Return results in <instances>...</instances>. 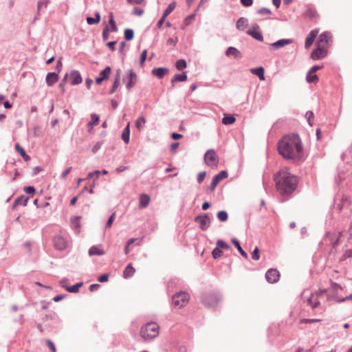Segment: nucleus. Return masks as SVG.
<instances>
[{
	"mask_svg": "<svg viewBox=\"0 0 352 352\" xmlns=\"http://www.w3.org/2000/svg\"><path fill=\"white\" fill-rule=\"evenodd\" d=\"M189 298V294L186 292H182L177 293L173 296V305L177 308H181L188 303Z\"/></svg>",
	"mask_w": 352,
	"mask_h": 352,
	"instance_id": "4",
	"label": "nucleus"
},
{
	"mask_svg": "<svg viewBox=\"0 0 352 352\" xmlns=\"http://www.w3.org/2000/svg\"><path fill=\"white\" fill-rule=\"evenodd\" d=\"M151 199L147 194H142L139 197V208H144L147 207L150 203Z\"/></svg>",
	"mask_w": 352,
	"mask_h": 352,
	"instance_id": "22",
	"label": "nucleus"
},
{
	"mask_svg": "<svg viewBox=\"0 0 352 352\" xmlns=\"http://www.w3.org/2000/svg\"><path fill=\"white\" fill-rule=\"evenodd\" d=\"M318 34V30L315 29L312 30L309 34L307 35L306 39H305V47L306 49H308L310 47V46L313 44L316 37L317 36Z\"/></svg>",
	"mask_w": 352,
	"mask_h": 352,
	"instance_id": "18",
	"label": "nucleus"
},
{
	"mask_svg": "<svg viewBox=\"0 0 352 352\" xmlns=\"http://www.w3.org/2000/svg\"><path fill=\"white\" fill-rule=\"evenodd\" d=\"M111 69L110 67H106L104 69H103L100 73V76L96 78V82L97 84H100L104 80L107 79L109 77Z\"/></svg>",
	"mask_w": 352,
	"mask_h": 352,
	"instance_id": "21",
	"label": "nucleus"
},
{
	"mask_svg": "<svg viewBox=\"0 0 352 352\" xmlns=\"http://www.w3.org/2000/svg\"><path fill=\"white\" fill-rule=\"evenodd\" d=\"M247 25L248 20L244 17L239 18L236 23V27L239 30H243Z\"/></svg>",
	"mask_w": 352,
	"mask_h": 352,
	"instance_id": "34",
	"label": "nucleus"
},
{
	"mask_svg": "<svg viewBox=\"0 0 352 352\" xmlns=\"http://www.w3.org/2000/svg\"><path fill=\"white\" fill-rule=\"evenodd\" d=\"M46 343L52 352H56L55 345L50 340H47Z\"/></svg>",
	"mask_w": 352,
	"mask_h": 352,
	"instance_id": "63",
	"label": "nucleus"
},
{
	"mask_svg": "<svg viewBox=\"0 0 352 352\" xmlns=\"http://www.w3.org/2000/svg\"><path fill=\"white\" fill-rule=\"evenodd\" d=\"M134 32L132 29H126L124 31V38L127 41H131L133 38Z\"/></svg>",
	"mask_w": 352,
	"mask_h": 352,
	"instance_id": "44",
	"label": "nucleus"
},
{
	"mask_svg": "<svg viewBox=\"0 0 352 352\" xmlns=\"http://www.w3.org/2000/svg\"><path fill=\"white\" fill-rule=\"evenodd\" d=\"M151 72L157 78H162L168 72V69L166 67H157L153 69Z\"/></svg>",
	"mask_w": 352,
	"mask_h": 352,
	"instance_id": "24",
	"label": "nucleus"
},
{
	"mask_svg": "<svg viewBox=\"0 0 352 352\" xmlns=\"http://www.w3.org/2000/svg\"><path fill=\"white\" fill-rule=\"evenodd\" d=\"M122 139L126 143L128 144L130 140V124H127L126 127L124 129L122 133Z\"/></svg>",
	"mask_w": 352,
	"mask_h": 352,
	"instance_id": "30",
	"label": "nucleus"
},
{
	"mask_svg": "<svg viewBox=\"0 0 352 352\" xmlns=\"http://www.w3.org/2000/svg\"><path fill=\"white\" fill-rule=\"evenodd\" d=\"M217 218L220 221L224 222L228 220V216L227 212L224 210L219 211L217 213Z\"/></svg>",
	"mask_w": 352,
	"mask_h": 352,
	"instance_id": "42",
	"label": "nucleus"
},
{
	"mask_svg": "<svg viewBox=\"0 0 352 352\" xmlns=\"http://www.w3.org/2000/svg\"><path fill=\"white\" fill-rule=\"evenodd\" d=\"M187 80V75L186 72L175 74L171 79L172 86H175L176 82H185Z\"/></svg>",
	"mask_w": 352,
	"mask_h": 352,
	"instance_id": "26",
	"label": "nucleus"
},
{
	"mask_svg": "<svg viewBox=\"0 0 352 352\" xmlns=\"http://www.w3.org/2000/svg\"><path fill=\"white\" fill-rule=\"evenodd\" d=\"M340 237V233H336V232H327L324 239L328 240L329 243L333 246H336L338 240Z\"/></svg>",
	"mask_w": 352,
	"mask_h": 352,
	"instance_id": "17",
	"label": "nucleus"
},
{
	"mask_svg": "<svg viewBox=\"0 0 352 352\" xmlns=\"http://www.w3.org/2000/svg\"><path fill=\"white\" fill-rule=\"evenodd\" d=\"M278 153L285 159L296 162L303 157L300 138L297 134L284 136L278 143Z\"/></svg>",
	"mask_w": 352,
	"mask_h": 352,
	"instance_id": "1",
	"label": "nucleus"
},
{
	"mask_svg": "<svg viewBox=\"0 0 352 352\" xmlns=\"http://www.w3.org/2000/svg\"><path fill=\"white\" fill-rule=\"evenodd\" d=\"M220 296L216 293H206L202 296V302L208 307H214L219 300H220Z\"/></svg>",
	"mask_w": 352,
	"mask_h": 352,
	"instance_id": "5",
	"label": "nucleus"
},
{
	"mask_svg": "<svg viewBox=\"0 0 352 352\" xmlns=\"http://www.w3.org/2000/svg\"><path fill=\"white\" fill-rule=\"evenodd\" d=\"M104 254V252L103 250L100 249L98 246L94 245L90 248L89 250V256H94V255H98L101 256Z\"/></svg>",
	"mask_w": 352,
	"mask_h": 352,
	"instance_id": "32",
	"label": "nucleus"
},
{
	"mask_svg": "<svg viewBox=\"0 0 352 352\" xmlns=\"http://www.w3.org/2000/svg\"><path fill=\"white\" fill-rule=\"evenodd\" d=\"M58 79V74L55 72H50L46 76V83L48 86L51 87L55 84Z\"/></svg>",
	"mask_w": 352,
	"mask_h": 352,
	"instance_id": "25",
	"label": "nucleus"
},
{
	"mask_svg": "<svg viewBox=\"0 0 352 352\" xmlns=\"http://www.w3.org/2000/svg\"><path fill=\"white\" fill-rule=\"evenodd\" d=\"M71 226L75 230V232H78L80 228V223H79V217H74L71 219Z\"/></svg>",
	"mask_w": 352,
	"mask_h": 352,
	"instance_id": "36",
	"label": "nucleus"
},
{
	"mask_svg": "<svg viewBox=\"0 0 352 352\" xmlns=\"http://www.w3.org/2000/svg\"><path fill=\"white\" fill-rule=\"evenodd\" d=\"M102 142H98L92 148V152L96 153L102 146Z\"/></svg>",
	"mask_w": 352,
	"mask_h": 352,
	"instance_id": "60",
	"label": "nucleus"
},
{
	"mask_svg": "<svg viewBox=\"0 0 352 352\" xmlns=\"http://www.w3.org/2000/svg\"><path fill=\"white\" fill-rule=\"evenodd\" d=\"M292 43V40L289 38H283L280 39L274 43H272L270 45V50H277L284 46L291 44Z\"/></svg>",
	"mask_w": 352,
	"mask_h": 352,
	"instance_id": "16",
	"label": "nucleus"
},
{
	"mask_svg": "<svg viewBox=\"0 0 352 352\" xmlns=\"http://www.w3.org/2000/svg\"><path fill=\"white\" fill-rule=\"evenodd\" d=\"M226 56H233L236 58L241 57L240 51L234 47H229L226 51Z\"/></svg>",
	"mask_w": 352,
	"mask_h": 352,
	"instance_id": "27",
	"label": "nucleus"
},
{
	"mask_svg": "<svg viewBox=\"0 0 352 352\" xmlns=\"http://www.w3.org/2000/svg\"><path fill=\"white\" fill-rule=\"evenodd\" d=\"M28 201V198L24 195H22L17 199H15L13 204V208H15L17 206L23 205L24 206H27Z\"/></svg>",
	"mask_w": 352,
	"mask_h": 352,
	"instance_id": "29",
	"label": "nucleus"
},
{
	"mask_svg": "<svg viewBox=\"0 0 352 352\" xmlns=\"http://www.w3.org/2000/svg\"><path fill=\"white\" fill-rule=\"evenodd\" d=\"M306 79L308 82L311 83L318 80V78L315 73L311 74V72H309L307 74Z\"/></svg>",
	"mask_w": 352,
	"mask_h": 352,
	"instance_id": "45",
	"label": "nucleus"
},
{
	"mask_svg": "<svg viewBox=\"0 0 352 352\" xmlns=\"http://www.w3.org/2000/svg\"><path fill=\"white\" fill-rule=\"evenodd\" d=\"M145 123L146 119L143 116H140L135 121V126L139 131H141Z\"/></svg>",
	"mask_w": 352,
	"mask_h": 352,
	"instance_id": "39",
	"label": "nucleus"
},
{
	"mask_svg": "<svg viewBox=\"0 0 352 352\" xmlns=\"http://www.w3.org/2000/svg\"><path fill=\"white\" fill-rule=\"evenodd\" d=\"M277 190L282 195L293 192L297 187L298 178L286 169H282L274 176Z\"/></svg>",
	"mask_w": 352,
	"mask_h": 352,
	"instance_id": "2",
	"label": "nucleus"
},
{
	"mask_svg": "<svg viewBox=\"0 0 352 352\" xmlns=\"http://www.w3.org/2000/svg\"><path fill=\"white\" fill-rule=\"evenodd\" d=\"M228 173L226 170H221L218 174L214 176L212 178V182L210 186V189L211 191H213L217 187L219 182L228 177Z\"/></svg>",
	"mask_w": 352,
	"mask_h": 352,
	"instance_id": "11",
	"label": "nucleus"
},
{
	"mask_svg": "<svg viewBox=\"0 0 352 352\" xmlns=\"http://www.w3.org/2000/svg\"><path fill=\"white\" fill-rule=\"evenodd\" d=\"M120 82V70H117L116 76L115 77V80L112 86V88L110 91V94H113L116 89L119 87Z\"/></svg>",
	"mask_w": 352,
	"mask_h": 352,
	"instance_id": "33",
	"label": "nucleus"
},
{
	"mask_svg": "<svg viewBox=\"0 0 352 352\" xmlns=\"http://www.w3.org/2000/svg\"><path fill=\"white\" fill-rule=\"evenodd\" d=\"M72 170V167H69L65 170H64L60 175V179H65L67 177V176L70 173Z\"/></svg>",
	"mask_w": 352,
	"mask_h": 352,
	"instance_id": "54",
	"label": "nucleus"
},
{
	"mask_svg": "<svg viewBox=\"0 0 352 352\" xmlns=\"http://www.w3.org/2000/svg\"><path fill=\"white\" fill-rule=\"evenodd\" d=\"M250 72L252 74L256 75L261 80H265L264 69L263 67L251 69Z\"/></svg>",
	"mask_w": 352,
	"mask_h": 352,
	"instance_id": "28",
	"label": "nucleus"
},
{
	"mask_svg": "<svg viewBox=\"0 0 352 352\" xmlns=\"http://www.w3.org/2000/svg\"><path fill=\"white\" fill-rule=\"evenodd\" d=\"M24 191L27 194H33L35 192V188L33 186H29L24 188Z\"/></svg>",
	"mask_w": 352,
	"mask_h": 352,
	"instance_id": "58",
	"label": "nucleus"
},
{
	"mask_svg": "<svg viewBox=\"0 0 352 352\" xmlns=\"http://www.w3.org/2000/svg\"><path fill=\"white\" fill-rule=\"evenodd\" d=\"M16 150L21 154L24 160H28L30 158L25 153V150L19 144H16Z\"/></svg>",
	"mask_w": 352,
	"mask_h": 352,
	"instance_id": "43",
	"label": "nucleus"
},
{
	"mask_svg": "<svg viewBox=\"0 0 352 352\" xmlns=\"http://www.w3.org/2000/svg\"><path fill=\"white\" fill-rule=\"evenodd\" d=\"M175 7L176 2L173 1L170 3L164 11L162 16H164V17H167L175 10Z\"/></svg>",
	"mask_w": 352,
	"mask_h": 352,
	"instance_id": "37",
	"label": "nucleus"
},
{
	"mask_svg": "<svg viewBox=\"0 0 352 352\" xmlns=\"http://www.w3.org/2000/svg\"><path fill=\"white\" fill-rule=\"evenodd\" d=\"M222 251L217 247H216L212 252V257L214 259L219 258L222 255Z\"/></svg>",
	"mask_w": 352,
	"mask_h": 352,
	"instance_id": "48",
	"label": "nucleus"
},
{
	"mask_svg": "<svg viewBox=\"0 0 352 352\" xmlns=\"http://www.w3.org/2000/svg\"><path fill=\"white\" fill-rule=\"evenodd\" d=\"M306 117L307 118L308 122L310 126L312 125L311 120L314 118V113L311 111H309L306 113Z\"/></svg>",
	"mask_w": 352,
	"mask_h": 352,
	"instance_id": "61",
	"label": "nucleus"
},
{
	"mask_svg": "<svg viewBox=\"0 0 352 352\" xmlns=\"http://www.w3.org/2000/svg\"><path fill=\"white\" fill-rule=\"evenodd\" d=\"M91 121L89 122L88 126L92 128L94 126H96L99 122V116L96 113H91Z\"/></svg>",
	"mask_w": 352,
	"mask_h": 352,
	"instance_id": "40",
	"label": "nucleus"
},
{
	"mask_svg": "<svg viewBox=\"0 0 352 352\" xmlns=\"http://www.w3.org/2000/svg\"><path fill=\"white\" fill-rule=\"evenodd\" d=\"M109 25L111 26V28L110 29V31L111 32H118V28L116 26V22L113 19V14H110V19H109Z\"/></svg>",
	"mask_w": 352,
	"mask_h": 352,
	"instance_id": "41",
	"label": "nucleus"
},
{
	"mask_svg": "<svg viewBox=\"0 0 352 352\" xmlns=\"http://www.w3.org/2000/svg\"><path fill=\"white\" fill-rule=\"evenodd\" d=\"M204 159L206 164L209 166H217L218 164V158L213 149L207 151L205 153Z\"/></svg>",
	"mask_w": 352,
	"mask_h": 352,
	"instance_id": "9",
	"label": "nucleus"
},
{
	"mask_svg": "<svg viewBox=\"0 0 352 352\" xmlns=\"http://www.w3.org/2000/svg\"><path fill=\"white\" fill-rule=\"evenodd\" d=\"M135 272V270L131 264H129L123 272V276L124 278H129L131 277Z\"/></svg>",
	"mask_w": 352,
	"mask_h": 352,
	"instance_id": "31",
	"label": "nucleus"
},
{
	"mask_svg": "<svg viewBox=\"0 0 352 352\" xmlns=\"http://www.w3.org/2000/svg\"><path fill=\"white\" fill-rule=\"evenodd\" d=\"M176 67L179 70L184 69L186 67V62L184 59H179L176 62Z\"/></svg>",
	"mask_w": 352,
	"mask_h": 352,
	"instance_id": "46",
	"label": "nucleus"
},
{
	"mask_svg": "<svg viewBox=\"0 0 352 352\" xmlns=\"http://www.w3.org/2000/svg\"><path fill=\"white\" fill-rule=\"evenodd\" d=\"M115 215H116V213L113 212L109 218L107 223H106V228H109L111 226L113 221H114V219H115Z\"/></svg>",
	"mask_w": 352,
	"mask_h": 352,
	"instance_id": "55",
	"label": "nucleus"
},
{
	"mask_svg": "<svg viewBox=\"0 0 352 352\" xmlns=\"http://www.w3.org/2000/svg\"><path fill=\"white\" fill-rule=\"evenodd\" d=\"M324 292L325 290H320L311 294L310 297L308 298V302L312 308L318 307L320 305V303L318 298L320 296L323 295Z\"/></svg>",
	"mask_w": 352,
	"mask_h": 352,
	"instance_id": "12",
	"label": "nucleus"
},
{
	"mask_svg": "<svg viewBox=\"0 0 352 352\" xmlns=\"http://www.w3.org/2000/svg\"><path fill=\"white\" fill-rule=\"evenodd\" d=\"M132 13L136 16H142L144 13V10H142L141 8H135L133 10Z\"/></svg>",
	"mask_w": 352,
	"mask_h": 352,
	"instance_id": "57",
	"label": "nucleus"
},
{
	"mask_svg": "<svg viewBox=\"0 0 352 352\" xmlns=\"http://www.w3.org/2000/svg\"><path fill=\"white\" fill-rule=\"evenodd\" d=\"M54 244L56 249L63 250L67 247V241L62 236L56 235L54 236Z\"/></svg>",
	"mask_w": 352,
	"mask_h": 352,
	"instance_id": "15",
	"label": "nucleus"
},
{
	"mask_svg": "<svg viewBox=\"0 0 352 352\" xmlns=\"http://www.w3.org/2000/svg\"><path fill=\"white\" fill-rule=\"evenodd\" d=\"M166 17H164V16H162L160 19L157 21L156 24V28L158 29H160L162 27L163 23H164Z\"/></svg>",
	"mask_w": 352,
	"mask_h": 352,
	"instance_id": "62",
	"label": "nucleus"
},
{
	"mask_svg": "<svg viewBox=\"0 0 352 352\" xmlns=\"http://www.w3.org/2000/svg\"><path fill=\"white\" fill-rule=\"evenodd\" d=\"M195 221L199 224L200 228L202 230H206L210 227L211 217L208 214L198 215L195 217Z\"/></svg>",
	"mask_w": 352,
	"mask_h": 352,
	"instance_id": "8",
	"label": "nucleus"
},
{
	"mask_svg": "<svg viewBox=\"0 0 352 352\" xmlns=\"http://www.w3.org/2000/svg\"><path fill=\"white\" fill-rule=\"evenodd\" d=\"M146 56H147V50H143V52H142L141 54V56H140V64L141 66H143L144 64V62L146 60Z\"/></svg>",
	"mask_w": 352,
	"mask_h": 352,
	"instance_id": "51",
	"label": "nucleus"
},
{
	"mask_svg": "<svg viewBox=\"0 0 352 352\" xmlns=\"http://www.w3.org/2000/svg\"><path fill=\"white\" fill-rule=\"evenodd\" d=\"M206 173L205 171L200 172L198 174V175H197V182L199 184H201L204 181V178L206 177Z\"/></svg>",
	"mask_w": 352,
	"mask_h": 352,
	"instance_id": "56",
	"label": "nucleus"
},
{
	"mask_svg": "<svg viewBox=\"0 0 352 352\" xmlns=\"http://www.w3.org/2000/svg\"><path fill=\"white\" fill-rule=\"evenodd\" d=\"M257 12L260 14H270L272 13L271 10L266 8H260Z\"/></svg>",
	"mask_w": 352,
	"mask_h": 352,
	"instance_id": "53",
	"label": "nucleus"
},
{
	"mask_svg": "<svg viewBox=\"0 0 352 352\" xmlns=\"http://www.w3.org/2000/svg\"><path fill=\"white\" fill-rule=\"evenodd\" d=\"M280 273L276 269H270L265 274V278L267 282L274 283L279 280Z\"/></svg>",
	"mask_w": 352,
	"mask_h": 352,
	"instance_id": "13",
	"label": "nucleus"
},
{
	"mask_svg": "<svg viewBox=\"0 0 352 352\" xmlns=\"http://www.w3.org/2000/svg\"><path fill=\"white\" fill-rule=\"evenodd\" d=\"M240 1H241V3L244 7H250L253 3V0H240Z\"/></svg>",
	"mask_w": 352,
	"mask_h": 352,
	"instance_id": "59",
	"label": "nucleus"
},
{
	"mask_svg": "<svg viewBox=\"0 0 352 352\" xmlns=\"http://www.w3.org/2000/svg\"><path fill=\"white\" fill-rule=\"evenodd\" d=\"M332 35L329 32H322L317 42L318 47H325L328 45L329 41H331Z\"/></svg>",
	"mask_w": 352,
	"mask_h": 352,
	"instance_id": "10",
	"label": "nucleus"
},
{
	"mask_svg": "<svg viewBox=\"0 0 352 352\" xmlns=\"http://www.w3.org/2000/svg\"><path fill=\"white\" fill-rule=\"evenodd\" d=\"M217 247L219 249L223 248L225 250H228L230 248L227 243L220 239L217 241Z\"/></svg>",
	"mask_w": 352,
	"mask_h": 352,
	"instance_id": "47",
	"label": "nucleus"
},
{
	"mask_svg": "<svg viewBox=\"0 0 352 352\" xmlns=\"http://www.w3.org/2000/svg\"><path fill=\"white\" fill-rule=\"evenodd\" d=\"M252 258L254 261H258L260 258L259 249L257 247L252 252Z\"/></svg>",
	"mask_w": 352,
	"mask_h": 352,
	"instance_id": "49",
	"label": "nucleus"
},
{
	"mask_svg": "<svg viewBox=\"0 0 352 352\" xmlns=\"http://www.w3.org/2000/svg\"><path fill=\"white\" fill-rule=\"evenodd\" d=\"M50 3V0H42L37 3V13L34 21L37 20L41 14L43 8H46Z\"/></svg>",
	"mask_w": 352,
	"mask_h": 352,
	"instance_id": "23",
	"label": "nucleus"
},
{
	"mask_svg": "<svg viewBox=\"0 0 352 352\" xmlns=\"http://www.w3.org/2000/svg\"><path fill=\"white\" fill-rule=\"evenodd\" d=\"M108 277H109L108 274H104L98 277V281H100L101 283L106 282L108 280Z\"/></svg>",
	"mask_w": 352,
	"mask_h": 352,
	"instance_id": "64",
	"label": "nucleus"
},
{
	"mask_svg": "<svg viewBox=\"0 0 352 352\" xmlns=\"http://www.w3.org/2000/svg\"><path fill=\"white\" fill-rule=\"evenodd\" d=\"M67 79H69L72 85H79L82 81L81 75L77 70H73L69 74H65L63 81H66Z\"/></svg>",
	"mask_w": 352,
	"mask_h": 352,
	"instance_id": "7",
	"label": "nucleus"
},
{
	"mask_svg": "<svg viewBox=\"0 0 352 352\" xmlns=\"http://www.w3.org/2000/svg\"><path fill=\"white\" fill-rule=\"evenodd\" d=\"M195 14H192L188 16L187 17H186L184 19V25L186 26L190 25L191 23V21L195 18Z\"/></svg>",
	"mask_w": 352,
	"mask_h": 352,
	"instance_id": "52",
	"label": "nucleus"
},
{
	"mask_svg": "<svg viewBox=\"0 0 352 352\" xmlns=\"http://www.w3.org/2000/svg\"><path fill=\"white\" fill-rule=\"evenodd\" d=\"M138 76L132 69L126 72L125 77L123 79L124 82H126V88L129 90L136 84Z\"/></svg>",
	"mask_w": 352,
	"mask_h": 352,
	"instance_id": "6",
	"label": "nucleus"
},
{
	"mask_svg": "<svg viewBox=\"0 0 352 352\" xmlns=\"http://www.w3.org/2000/svg\"><path fill=\"white\" fill-rule=\"evenodd\" d=\"M327 54V52L324 47H318L317 49L314 50L311 54V58L314 60L320 59L324 58Z\"/></svg>",
	"mask_w": 352,
	"mask_h": 352,
	"instance_id": "19",
	"label": "nucleus"
},
{
	"mask_svg": "<svg viewBox=\"0 0 352 352\" xmlns=\"http://www.w3.org/2000/svg\"><path fill=\"white\" fill-rule=\"evenodd\" d=\"M236 121V118L232 115L225 116L222 119V123L225 125L232 124Z\"/></svg>",
	"mask_w": 352,
	"mask_h": 352,
	"instance_id": "38",
	"label": "nucleus"
},
{
	"mask_svg": "<svg viewBox=\"0 0 352 352\" xmlns=\"http://www.w3.org/2000/svg\"><path fill=\"white\" fill-rule=\"evenodd\" d=\"M159 325L155 322H148L144 324L140 331V335L144 340H151L159 335Z\"/></svg>",
	"mask_w": 352,
	"mask_h": 352,
	"instance_id": "3",
	"label": "nucleus"
},
{
	"mask_svg": "<svg viewBox=\"0 0 352 352\" xmlns=\"http://www.w3.org/2000/svg\"><path fill=\"white\" fill-rule=\"evenodd\" d=\"M110 29L108 26H106L104 29H103V31H102V38L104 41H106L109 38V32H110Z\"/></svg>",
	"mask_w": 352,
	"mask_h": 352,
	"instance_id": "50",
	"label": "nucleus"
},
{
	"mask_svg": "<svg viewBox=\"0 0 352 352\" xmlns=\"http://www.w3.org/2000/svg\"><path fill=\"white\" fill-rule=\"evenodd\" d=\"M67 279H63L60 280V284L62 285V287H65V289L70 292V293H76L77 292H78L79 290V288L82 285V283L80 282V283H78L72 286H65V283H67Z\"/></svg>",
	"mask_w": 352,
	"mask_h": 352,
	"instance_id": "20",
	"label": "nucleus"
},
{
	"mask_svg": "<svg viewBox=\"0 0 352 352\" xmlns=\"http://www.w3.org/2000/svg\"><path fill=\"white\" fill-rule=\"evenodd\" d=\"M259 26L257 24H255L252 26V28L247 31V34L257 41H263V36L261 32L259 31Z\"/></svg>",
	"mask_w": 352,
	"mask_h": 352,
	"instance_id": "14",
	"label": "nucleus"
},
{
	"mask_svg": "<svg viewBox=\"0 0 352 352\" xmlns=\"http://www.w3.org/2000/svg\"><path fill=\"white\" fill-rule=\"evenodd\" d=\"M232 243L235 245V247L236 248V249L238 250V251L240 252V254H241L242 256H243L244 258H248V254L247 253L242 249L239 242L238 241L237 239H232Z\"/></svg>",
	"mask_w": 352,
	"mask_h": 352,
	"instance_id": "35",
	"label": "nucleus"
}]
</instances>
